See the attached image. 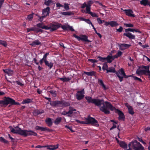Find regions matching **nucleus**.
I'll list each match as a JSON object with an SVG mask.
<instances>
[{
	"label": "nucleus",
	"mask_w": 150,
	"mask_h": 150,
	"mask_svg": "<svg viewBox=\"0 0 150 150\" xmlns=\"http://www.w3.org/2000/svg\"><path fill=\"white\" fill-rule=\"evenodd\" d=\"M85 98L88 103H92L95 104L100 108V110L105 114L108 115L110 113L109 110L111 111L115 110V112L119 115V120L124 121L125 116L122 112L118 109H116L113 107L110 103L105 101L103 99L92 98L90 96H86Z\"/></svg>",
	"instance_id": "obj_1"
},
{
	"label": "nucleus",
	"mask_w": 150,
	"mask_h": 150,
	"mask_svg": "<svg viewBox=\"0 0 150 150\" xmlns=\"http://www.w3.org/2000/svg\"><path fill=\"white\" fill-rule=\"evenodd\" d=\"M84 120H85L86 121H80L78 120H75L79 123L87 125L91 124L92 126H95L97 127L99 126V125L97 121L94 118L89 116L87 118L85 117Z\"/></svg>",
	"instance_id": "obj_2"
},
{
	"label": "nucleus",
	"mask_w": 150,
	"mask_h": 150,
	"mask_svg": "<svg viewBox=\"0 0 150 150\" xmlns=\"http://www.w3.org/2000/svg\"><path fill=\"white\" fill-rule=\"evenodd\" d=\"M129 147H132L134 150H144V148L140 143L136 140L130 142L128 145Z\"/></svg>",
	"instance_id": "obj_3"
},
{
	"label": "nucleus",
	"mask_w": 150,
	"mask_h": 150,
	"mask_svg": "<svg viewBox=\"0 0 150 150\" xmlns=\"http://www.w3.org/2000/svg\"><path fill=\"white\" fill-rule=\"evenodd\" d=\"M3 100H0V106L2 107H6L8 104L13 105L14 100L9 97H4Z\"/></svg>",
	"instance_id": "obj_4"
},
{
	"label": "nucleus",
	"mask_w": 150,
	"mask_h": 150,
	"mask_svg": "<svg viewBox=\"0 0 150 150\" xmlns=\"http://www.w3.org/2000/svg\"><path fill=\"white\" fill-rule=\"evenodd\" d=\"M109 72L115 73L117 76L119 78L120 81L121 82L123 81V77L120 76V70L118 71H117L115 70V68L111 67H109V69L107 70L106 73H108Z\"/></svg>",
	"instance_id": "obj_5"
},
{
	"label": "nucleus",
	"mask_w": 150,
	"mask_h": 150,
	"mask_svg": "<svg viewBox=\"0 0 150 150\" xmlns=\"http://www.w3.org/2000/svg\"><path fill=\"white\" fill-rule=\"evenodd\" d=\"M129 31L134 32V29L128 28L125 29V32L126 33L123 34V35L125 36L129 39H135V36L134 35L132 34L131 33L129 32Z\"/></svg>",
	"instance_id": "obj_6"
},
{
	"label": "nucleus",
	"mask_w": 150,
	"mask_h": 150,
	"mask_svg": "<svg viewBox=\"0 0 150 150\" xmlns=\"http://www.w3.org/2000/svg\"><path fill=\"white\" fill-rule=\"evenodd\" d=\"M37 136V134L31 130H22V136L26 137L28 136Z\"/></svg>",
	"instance_id": "obj_7"
},
{
	"label": "nucleus",
	"mask_w": 150,
	"mask_h": 150,
	"mask_svg": "<svg viewBox=\"0 0 150 150\" xmlns=\"http://www.w3.org/2000/svg\"><path fill=\"white\" fill-rule=\"evenodd\" d=\"M49 12V7H47L46 8L44 9L42 11V15L41 16L39 17L38 20L41 22H42L43 18H45L48 15Z\"/></svg>",
	"instance_id": "obj_8"
},
{
	"label": "nucleus",
	"mask_w": 150,
	"mask_h": 150,
	"mask_svg": "<svg viewBox=\"0 0 150 150\" xmlns=\"http://www.w3.org/2000/svg\"><path fill=\"white\" fill-rule=\"evenodd\" d=\"M73 36L79 41H80L81 40L88 42H91L88 39V37L86 35H81L80 36H79L76 34H74Z\"/></svg>",
	"instance_id": "obj_9"
},
{
	"label": "nucleus",
	"mask_w": 150,
	"mask_h": 150,
	"mask_svg": "<svg viewBox=\"0 0 150 150\" xmlns=\"http://www.w3.org/2000/svg\"><path fill=\"white\" fill-rule=\"evenodd\" d=\"M50 25V27H48L49 28H50L49 29H50V31L53 32L60 27L61 24L57 23L54 22L51 23Z\"/></svg>",
	"instance_id": "obj_10"
},
{
	"label": "nucleus",
	"mask_w": 150,
	"mask_h": 150,
	"mask_svg": "<svg viewBox=\"0 0 150 150\" xmlns=\"http://www.w3.org/2000/svg\"><path fill=\"white\" fill-rule=\"evenodd\" d=\"M9 128H10L11 129V132L22 136V129H21L20 128L18 127H17V128L16 129H15L11 126H9Z\"/></svg>",
	"instance_id": "obj_11"
},
{
	"label": "nucleus",
	"mask_w": 150,
	"mask_h": 150,
	"mask_svg": "<svg viewBox=\"0 0 150 150\" xmlns=\"http://www.w3.org/2000/svg\"><path fill=\"white\" fill-rule=\"evenodd\" d=\"M84 93L85 92L84 89H83L81 91H77V93L76 95V97L78 100H80L83 98L84 96Z\"/></svg>",
	"instance_id": "obj_12"
},
{
	"label": "nucleus",
	"mask_w": 150,
	"mask_h": 150,
	"mask_svg": "<svg viewBox=\"0 0 150 150\" xmlns=\"http://www.w3.org/2000/svg\"><path fill=\"white\" fill-rule=\"evenodd\" d=\"M51 105L53 107H62V100H55L51 102L50 103Z\"/></svg>",
	"instance_id": "obj_13"
},
{
	"label": "nucleus",
	"mask_w": 150,
	"mask_h": 150,
	"mask_svg": "<svg viewBox=\"0 0 150 150\" xmlns=\"http://www.w3.org/2000/svg\"><path fill=\"white\" fill-rule=\"evenodd\" d=\"M35 129L37 130H40L41 131L45 132L47 131L48 132H52V130L47 128L46 127H40L37 126L35 127Z\"/></svg>",
	"instance_id": "obj_14"
},
{
	"label": "nucleus",
	"mask_w": 150,
	"mask_h": 150,
	"mask_svg": "<svg viewBox=\"0 0 150 150\" xmlns=\"http://www.w3.org/2000/svg\"><path fill=\"white\" fill-rule=\"evenodd\" d=\"M131 46V45L123 43L119 44V49L121 50H124L125 49L129 48Z\"/></svg>",
	"instance_id": "obj_15"
},
{
	"label": "nucleus",
	"mask_w": 150,
	"mask_h": 150,
	"mask_svg": "<svg viewBox=\"0 0 150 150\" xmlns=\"http://www.w3.org/2000/svg\"><path fill=\"white\" fill-rule=\"evenodd\" d=\"M124 11L125 12L126 15L129 17H135V16L133 14V11L131 10L125 9L124 10Z\"/></svg>",
	"instance_id": "obj_16"
},
{
	"label": "nucleus",
	"mask_w": 150,
	"mask_h": 150,
	"mask_svg": "<svg viewBox=\"0 0 150 150\" xmlns=\"http://www.w3.org/2000/svg\"><path fill=\"white\" fill-rule=\"evenodd\" d=\"M120 75H122L123 76H122L123 78H127L129 77L133 76V74L129 75H126L124 71V69L122 68H121V69H120Z\"/></svg>",
	"instance_id": "obj_17"
},
{
	"label": "nucleus",
	"mask_w": 150,
	"mask_h": 150,
	"mask_svg": "<svg viewBox=\"0 0 150 150\" xmlns=\"http://www.w3.org/2000/svg\"><path fill=\"white\" fill-rule=\"evenodd\" d=\"M44 111L42 109L36 110L33 111V113L35 115H38L40 114L44 113Z\"/></svg>",
	"instance_id": "obj_18"
},
{
	"label": "nucleus",
	"mask_w": 150,
	"mask_h": 150,
	"mask_svg": "<svg viewBox=\"0 0 150 150\" xmlns=\"http://www.w3.org/2000/svg\"><path fill=\"white\" fill-rule=\"evenodd\" d=\"M59 145L58 144H57L56 145H50V146H46V147H47V149L50 150H54L58 148Z\"/></svg>",
	"instance_id": "obj_19"
},
{
	"label": "nucleus",
	"mask_w": 150,
	"mask_h": 150,
	"mask_svg": "<svg viewBox=\"0 0 150 150\" xmlns=\"http://www.w3.org/2000/svg\"><path fill=\"white\" fill-rule=\"evenodd\" d=\"M37 27L39 28H41L42 29H45L46 30L49 29L50 28L46 25H44L43 23H39L36 25Z\"/></svg>",
	"instance_id": "obj_20"
},
{
	"label": "nucleus",
	"mask_w": 150,
	"mask_h": 150,
	"mask_svg": "<svg viewBox=\"0 0 150 150\" xmlns=\"http://www.w3.org/2000/svg\"><path fill=\"white\" fill-rule=\"evenodd\" d=\"M45 122L49 127H51L52 125L53 122L50 118H47L45 120Z\"/></svg>",
	"instance_id": "obj_21"
},
{
	"label": "nucleus",
	"mask_w": 150,
	"mask_h": 150,
	"mask_svg": "<svg viewBox=\"0 0 150 150\" xmlns=\"http://www.w3.org/2000/svg\"><path fill=\"white\" fill-rule=\"evenodd\" d=\"M44 62L46 66H47L50 69H52L53 65V63L52 62H49L47 60Z\"/></svg>",
	"instance_id": "obj_22"
},
{
	"label": "nucleus",
	"mask_w": 150,
	"mask_h": 150,
	"mask_svg": "<svg viewBox=\"0 0 150 150\" xmlns=\"http://www.w3.org/2000/svg\"><path fill=\"white\" fill-rule=\"evenodd\" d=\"M3 70L5 73L7 74L9 76L12 75L13 73V70L8 69H3Z\"/></svg>",
	"instance_id": "obj_23"
},
{
	"label": "nucleus",
	"mask_w": 150,
	"mask_h": 150,
	"mask_svg": "<svg viewBox=\"0 0 150 150\" xmlns=\"http://www.w3.org/2000/svg\"><path fill=\"white\" fill-rule=\"evenodd\" d=\"M41 44V42L38 40H37L33 41L30 44V45L32 46L35 47L36 45H38Z\"/></svg>",
	"instance_id": "obj_24"
},
{
	"label": "nucleus",
	"mask_w": 150,
	"mask_h": 150,
	"mask_svg": "<svg viewBox=\"0 0 150 150\" xmlns=\"http://www.w3.org/2000/svg\"><path fill=\"white\" fill-rule=\"evenodd\" d=\"M140 67H139V68L137 69L136 71V74L138 75L144 74L145 70H140Z\"/></svg>",
	"instance_id": "obj_25"
},
{
	"label": "nucleus",
	"mask_w": 150,
	"mask_h": 150,
	"mask_svg": "<svg viewBox=\"0 0 150 150\" xmlns=\"http://www.w3.org/2000/svg\"><path fill=\"white\" fill-rule=\"evenodd\" d=\"M33 99L27 98L23 100L22 102V104H25L26 103H29L32 102Z\"/></svg>",
	"instance_id": "obj_26"
},
{
	"label": "nucleus",
	"mask_w": 150,
	"mask_h": 150,
	"mask_svg": "<svg viewBox=\"0 0 150 150\" xmlns=\"http://www.w3.org/2000/svg\"><path fill=\"white\" fill-rule=\"evenodd\" d=\"M119 144L121 147L124 149H127V144L125 142L122 141H120Z\"/></svg>",
	"instance_id": "obj_27"
},
{
	"label": "nucleus",
	"mask_w": 150,
	"mask_h": 150,
	"mask_svg": "<svg viewBox=\"0 0 150 150\" xmlns=\"http://www.w3.org/2000/svg\"><path fill=\"white\" fill-rule=\"evenodd\" d=\"M71 112L69 110L68 112H67L65 111H63L62 113H61V114L64 115H67V116L69 117H71L72 116V115H71Z\"/></svg>",
	"instance_id": "obj_28"
},
{
	"label": "nucleus",
	"mask_w": 150,
	"mask_h": 150,
	"mask_svg": "<svg viewBox=\"0 0 150 150\" xmlns=\"http://www.w3.org/2000/svg\"><path fill=\"white\" fill-rule=\"evenodd\" d=\"M98 82L99 83V84L102 86L105 90H106L107 89V88L105 86L104 84L103 81L101 79H99L98 80Z\"/></svg>",
	"instance_id": "obj_29"
},
{
	"label": "nucleus",
	"mask_w": 150,
	"mask_h": 150,
	"mask_svg": "<svg viewBox=\"0 0 150 150\" xmlns=\"http://www.w3.org/2000/svg\"><path fill=\"white\" fill-rule=\"evenodd\" d=\"M95 72L93 71L90 72L84 71V74H86L88 76H92L95 75Z\"/></svg>",
	"instance_id": "obj_30"
},
{
	"label": "nucleus",
	"mask_w": 150,
	"mask_h": 150,
	"mask_svg": "<svg viewBox=\"0 0 150 150\" xmlns=\"http://www.w3.org/2000/svg\"><path fill=\"white\" fill-rule=\"evenodd\" d=\"M129 113L133 115L134 113L133 111V109L131 106H129L128 108Z\"/></svg>",
	"instance_id": "obj_31"
},
{
	"label": "nucleus",
	"mask_w": 150,
	"mask_h": 150,
	"mask_svg": "<svg viewBox=\"0 0 150 150\" xmlns=\"http://www.w3.org/2000/svg\"><path fill=\"white\" fill-rule=\"evenodd\" d=\"M61 14L63 15L71 16L73 15L74 13L71 11H67L62 12Z\"/></svg>",
	"instance_id": "obj_32"
},
{
	"label": "nucleus",
	"mask_w": 150,
	"mask_h": 150,
	"mask_svg": "<svg viewBox=\"0 0 150 150\" xmlns=\"http://www.w3.org/2000/svg\"><path fill=\"white\" fill-rule=\"evenodd\" d=\"M62 119L61 117L57 118L54 121V123L56 125L59 124L61 121Z\"/></svg>",
	"instance_id": "obj_33"
},
{
	"label": "nucleus",
	"mask_w": 150,
	"mask_h": 150,
	"mask_svg": "<svg viewBox=\"0 0 150 150\" xmlns=\"http://www.w3.org/2000/svg\"><path fill=\"white\" fill-rule=\"evenodd\" d=\"M106 60L107 61V62L110 63L113 60L112 56L108 55L106 57Z\"/></svg>",
	"instance_id": "obj_34"
},
{
	"label": "nucleus",
	"mask_w": 150,
	"mask_h": 150,
	"mask_svg": "<svg viewBox=\"0 0 150 150\" xmlns=\"http://www.w3.org/2000/svg\"><path fill=\"white\" fill-rule=\"evenodd\" d=\"M59 79L64 82L68 81L71 79V78H59Z\"/></svg>",
	"instance_id": "obj_35"
},
{
	"label": "nucleus",
	"mask_w": 150,
	"mask_h": 150,
	"mask_svg": "<svg viewBox=\"0 0 150 150\" xmlns=\"http://www.w3.org/2000/svg\"><path fill=\"white\" fill-rule=\"evenodd\" d=\"M110 25L112 27L116 26L119 25L116 21H110Z\"/></svg>",
	"instance_id": "obj_36"
},
{
	"label": "nucleus",
	"mask_w": 150,
	"mask_h": 150,
	"mask_svg": "<svg viewBox=\"0 0 150 150\" xmlns=\"http://www.w3.org/2000/svg\"><path fill=\"white\" fill-rule=\"evenodd\" d=\"M62 107L68 106L70 105V104L69 102L62 100Z\"/></svg>",
	"instance_id": "obj_37"
},
{
	"label": "nucleus",
	"mask_w": 150,
	"mask_h": 150,
	"mask_svg": "<svg viewBox=\"0 0 150 150\" xmlns=\"http://www.w3.org/2000/svg\"><path fill=\"white\" fill-rule=\"evenodd\" d=\"M52 2V0H45L44 4L48 6Z\"/></svg>",
	"instance_id": "obj_38"
},
{
	"label": "nucleus",
	"mask_w": 150,
	"mask_h": 150,
	"mask_svg": "<svg viewBox=\"0 0 150 150\" xmlns=\"http://www.w3.org/2000/svg\"><path fill=\"white\" fill-rule=\"evenodd\" d=\"M108 66L107 64V62H105L103 65L102 69L103 71L108 70Z\"/></svg>",
	"instance_id": "obj_39"
},
{
	"label": "nucleus",
	"mask_w": 150,
	"mask_h": 150,
	"mask_svg": "<svg viewBox=\"0 0 150 150\" xmlns=\"http://www.w3.org/2000/svg\"><path fill=\"white\" fill-rule=\"evenodd\" d=\"M148 1L147 0H142L140 1V3L144 6L147 5Z\"/></svg>",
	"instance_id": "obj_40"
},
{
	"label": "nucleus",
	"mask_w": 150,
	"mask_h": 150,
	"mask_svg": "<svg viewBox=\"0 0 150 150\" xmlns=\"http://www.w3.org/2000/svg\"><path fill=\"white\" fill-rule=\"evenodd\" d=\"M81 20L83 21H85L88 24H90L91 25H92V24H93L89 19H86L82 18Z\"/></svg>",
	"instance_id": "obj_41"
},
{
	"label": "nucleus",
	"mask_w": 150,
	"mask_h": 150,
	"mask_svg": "<svg viewBox=\"0 0 150 150\" xmlns=\"http://www.w3.org/2000/svg\"><path fill=\"white\" fill-rule=\"evenodd\" d=\"M0 44L3 45L5 47H6L7 45L6 42L5 41L2 40H0Z\"/></svg>",
	"instance_id": "obj_42"
},
{
	"label": "nucleus",
	"mask_w": 150,
	"mask_h": 150,
	"mask_svg": "<svg viewBox=\"0 0 150 150\" xmlns=\"http://www.w3.org/2000/svg\"><path fill=\"white\" fill-rule=\"evenodd\" d=\"M0 141L2 142H3L6 144L8 143V141L2 137H0Z\"/></svg>",
	"instance_id": "obj_43"
},
{
	"label": "nucleus",
	"mask_w": 150,
	"mask_h": 150,
	"mask_svg": "<svg viewBox=\"0 0 150 150\" xmlns=\"http://www.w3.org/2000/svg\"><path fill=\"white\" fill-rule=\"evenodd\" d=\"M34 13H32V14H30L28 15V16L27 19L29 20L30 21H31L32 19L33 18V14H34Z\"/></svg>",
	"instance_id": "obj_44"
},
{
	"label": "nucleus",
	"mask_w": 150,
	"mask_h": 150,
	"mask_svg": "<svg viewBox=\"0 0 150 150\" xmlns=\"http://www.w3.org/2000/svg\"><path fill=\"white\" fill-rule=\"evenodd\" d=\"M125 26L126 27H133L134 26V25L131 23H124V24Z\"/></svg>",
	"instance_id": "obj_45"
},
{
	"label": "nucleus",
	"mask_w": 150,
	"mask_h": 150,
	"mask_svg": "<svg viewBox=\"0 0 150 150\" xmlns=\"http://www.w3.org/2000/svg\"><path fill=\"white\" fill-rule=\"evenodd\" d=\"M49 54V53H46L45 54L43 58L42 59V60H44V62L47 60V56Z\"/></svg>",
	"instance_id": "obj_46"
},
{
	"label": "nucleus",
	"mask_w": 150,
	"mask_h": 150,
	"mask_svg": "<svg viewBox=\"0 0 150 150\" xmlns=\"http://www.w3.org/2000/svg\"><path fill=\"white\" fill-rule=\"evenodd\" d=\"M50 93L52 94V96L54 97H55L57 95L56 94V91H54L53 90H51L50 91Z\"/></svg>",
	"instance_id": "obj_47"
},
{
	"label": "nucleus",
	"mask_w": 150,
	"mask_h": 150,
	"mask_svg": "<svg viewBox=\"0 0 150 150\" xmlns=\"http://www.w3.org/2000/svg\"><path fill=\"white\" fill-rule=\"evenodd\" d=\"M69 111L71 112V115H72V114L73 113V112L76 111V110L74 109L72 107L70 106L69 107Z\"/></svg>",
	"instance_id": "obj_48"
},
{
	"label": "nucleus",
	"mask_w": 150,
	"mask_h": 150,
	"mask_svg": "<svg viewBox=\"0 0 150 150\" xmlns=\"http://www.w3.org/2000/svg\"><path fill=\"white\" fill-rule=\"evenodd\" d=\"M98 58L99 59V60L102 62H105L106 60V57H102L100 56L98 57Z\"/></svg>",
	"instance_id": "obj_49"
},
{
	"label": "nucleus",
	"mask_w": 150,
	"mask_h": 150,
	"mask_svg": "<svg viewBox=\"0 0 150 150\" xmlns=\"http://www.w3.org/2000/svg\"><path fill=\"white\" fill-rule=\"evenodd\" d=\"M140 67L141 69H145V70H146L147 69H149V66H145L144 65H142L141 66H139Z\"/></svg>",
	"instance_id": "obj_50"
},
{
	"label": "nucleus",
	"mask_w": 150,
	"mask_h": 150,
	"mask_svg": "<svg viewBox=\"0 0 150 150\" xmlns=\"http://www.w3.org/2000/svg\"><path fill=\"white\" fill-rule=\"evenodd\" d=\"M91 7L87 6L86 8V13L89 14L90 12H91L90 11Z\"/></svg>",
	"instance_id": "obj_51"
},
{
	"label": "nucleus",
	"mask_w": 150,
	"mask_h": 150,
	"mask_svg": "<svg viewBox=\"0 0 150 150\" xmlns=\"http://www.w3.org/2000/svg\"><path fill=\"white\" fill-rule=\"evenodd\" d=\"M30 31H36V28L34 27H32L30 28H28L27 29V31L28 32H29Z\"/></svg>",
	"instance_id": "obj_52"
},
{
	"label": "nucleus",
	"mask_w": 150,
	"mask_h": 150,
	"mask_svg": "<svg viewBox=\"0 0 150 150\" xmlns=\"http://www.w3.org/2000/svg\"><path fill=\"white\" fill-rule=\"evenodd\" d=\"M69 4H67L66 3H65L64 4V8L66 10H69Z\"/></svg>",
	"instance_id": "obj_53"
},
{
	"label": "nucleus",
	"mask_w": 150,
	"mask_h": 150,
	"mask_svg": "<svg viewBox=\"0 0 150 150\" xmlns=\"http://www.w3.org/2000/svg\"><path fill=\"white\" fill-rule=\"evenodd\" d=\"M98 23L100 24H102L103 22H105L104 20H101L100 18H98L97 19Z\"/></svg>",
	"instance_id": "obj_54"
},
{
	"label": "nucleus",
	"mask_w": 150,
	"mask_h": 150,
	"mask_svg": "<svg viewBox=\"0 0 150 150\" xmlns=\"http://www.w3.org/2000/svg\"><path fill=\"white\" fill-rule=\"evenodd\" d=\"M133 78L135 80H138L139 82H142V79H141L139 78L136 76H133Z\"/></svg>",
	"instance_id": "obj_55"
},
{
	"label": "nucleus",
	"mask_w": 150,
	"mask_h": 150,
	"mask_svg": "<svg viewBox=\"0 0 150 150\" xmlns=\"http://www.w3.org/2000/svg\"><path fill=\"white\" fill-rule=\"evenodd\" d=\"M93 1H91V0L89 1L88 2L87 4V6L91 7V5L93 4Z\"/></svg>",
	"instance_id": "obj_56"
},
{
	"label": "nucleus",
	"mask_w": 150,
	"mask_h": 150,
	"mask_svg": "<svg viewBox=\"0 0 150 150\" xmlns=\"http://www.w3.org/2000/svg\"><path fill=\"white\" fill-rule=\"evenodd\" d=\"M89 14L91 15L93 17H98V16L95 13H93V12H90V13Z\"/></svg>",
	"instance_id": "obj_57"
},
{
	"label": "nucleus",
	"mask_w": 150,
	"mask_h": 150,
	"mask_svg": "<svg viewBox=\"0 0 150 150\" xmlns=\"http://www.w3.org/2000/svg\"><path fill=\"white\" fill-rule=\"evenodd\" d=\"M65 127L69 129L72 132H74L72 130V128L71 126H69L68 125H66Z\"/></svg>",
	"instance_id": "obj_58"
},
{
	"label": "nucleus",
	"mask_w": 150,
	"mask_h": 150,
	"mask_svg": "<svg viewBox=\"0 0 150 150\" xmlns=\"http://www.w3.org/2000/svg\"><path fill=\"white\" fill-rule=\"evenodd\" d=\"M117 31L119 33L121 32L123 30V28L122 26H120L119 29H116Z\"/></svg>",
	"instance_id": "obj_59"
},
{
	"label": "nucleus",
	"mask_w": 150,
	"mask_h": 150,
	"mask_svg": "<svg viewBox=\"0 0 150 150\" xmlns=\"http://www.w3.org/2000/svg\"><path fill=\"white\" fill-rule=\"evenodd\" d=\"M61 25L62 28L64 30H68L67 27L66 26L64 25Z\"/></svg>",
	"instance_id": "obj_60"
},
{
	"label": "nucleus",
	"mask_w": 150,
	"mask_h": 150,
	"mask_svg": "<svg viewBox=\"0 0 150 150\" xmlns=\"http://www.w3.org/2000/svg\"><path fill=\"white\" fill-rule=\"evenodd\" d=\"M88 60L92 63H94L97 62V61L95 59H89Z\"/></svg>",
	"instance_id": "obj_61"
},
{
	"label": "nucleus",
	"mask_w": 150,
	"mask_h": 150,
	"mask_svg": "<svg viewBox=\"0 0 150 150\" xmlns=\"http://www.w3.org/2000/svg\"><path fill=\"white\" fill-rule=\"evenodd\" d=\"M117 54L118 55V56L119 57L121 56L122 55V52L120 51H118L117 53Z\"/></svg>",
	"instance_id": "obj_62"
},
{
	"label": "nucleus",
	"mask_w": 150,
	"mask_h": 150,
	"mask_svg": "<svg viewBox=\"0 0 150 150\" xmlns=\"http://www.w3.org/2000/svg\"><path fill=\"white\" fill-rule=\"evenodd\" d=\"M68 28L72 32L74 31V30L72 28V26L68 25Z\"/></svg>",
	"instance_id": "obj_63"
},
{
	"label": "nucleus",
	"mask_w": 150,
	"mask_h": 150,
	"mask_svg": "<svg viewBox=\"0 0 150 150\" xmlns=\"http://www.w3.org/2000/svg\"><path fill=\"white\" fill-rule=\"evenodd\" d=\"M16 82L18 85L21 86H23L24 84L23 83H21L19 82V81H16Z\"/></svg>",
	"instance_id": "obj_64"
}]
</instances>
